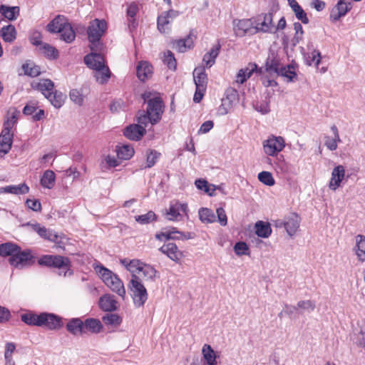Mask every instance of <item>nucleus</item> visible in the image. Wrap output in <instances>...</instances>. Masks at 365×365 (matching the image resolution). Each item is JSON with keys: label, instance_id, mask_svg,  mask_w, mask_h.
Segmentation results:
<instances>
[{"label": "nucleus", "instance_id": "79ce46f5", "mask_svg": "<svg viewBox=\"0 0 365 365\" xmlns=\"http://www.w3.org/2000/svg\"><path fill=\"white\" fill-rule=\"evenodd\" d=\"M202 353L204 359L206 361L208 365L216 364V356L213 349L210 345L205 344L202 347Z\"/></svg>", "mask_w": 365, "mask_h": 365}, {"label": "nucleus", "instance_id": "680f3d73", "mask_svg": "<svg viewBox=\"0 0 365 365\" xmlns=\"http://www.w3.org/2000/svg\"><path fill=\"white\" fill-rule=\"evenodd\" d=\"M163 62L172 71L176 69L177 63L174 54L170 51H168L164 54Z\"/></svg>", "mask_w": 365, "mask_h": 365}, {"label": "nucleus", "instance_id": "f3484780", "mask_svg": "<svg viewBox=\"0 0 365 365\" xmlns=\"http://www.w3.org/2000/svg\"><path fill=\"white\" fill-rule=\"evenodd\" d=\"M84 62L86 66L93 70H96L105 65V60L102 55L96 53H91L84 57Z\"/></svg>", "mask_w": 365, "mask_h": 365}, {"label": "nucleus", "instance_id": "412c9836", "mask_svg": "<svg viewBox=\"0 0 365 365\" xmlns=\"http://www.w3.org/2000/svg\"><path fill=\"white\" fill-rule=\"evenodd\" d=\"M139 11L138 5L135 3H131L128 6L126 14L128 22V28L130 31L135 29L138 26V21L135 16Z\"/></svg>", "mask_w": 365, "mask_h": 365}, {"label": "nucleus", "instance_id": "c9c22d12", "mask_svg": "<svg viewBox=\"0 0 365 365\" xmlns=\"http://www.w3.org/2000/svg\"><path fill=\"white\" fill-rule=\"evenodd\" d=\"M287 309H299L301 312L314 311L316 307L315 302L312 300H301L299 301L296 306L286 305Z\"/></svg>", "mask_w": 365, "mask_h": 365}, {"label": "nucleus", "instance_id": "58836bf2", "mask_svg": "<svg viewBox=\"0 0 365 365\" xmlns=\"http://www.w3.org/2000/svg\"><path fill=\"white\" fill-rule=\"evenodd\" d=\"M46 98L55 108H59L63 106L66 96L61 92L55 91L48 93Z\"/></svg>", "mask_w": 365, "mask_h": 365}, {"label": "nucleus", "instance_id": "4c0bfd02", "mask_svg": "<svg viewBox=\"0 0 365 365\" xmlns=\"http://www.w3.org/2000/svg\"><path fill=\"white\" fill-rule=\"evenodd\" d=\"M56 175L51 170H46L41 178V185L46 188L51 189L55 185Z\"/></svg>", "mask_w": 365, "mask_h": 365}, {"label": "nucleus", "instance_id": "2f4dec72", "mask_svg": "<svg viewBox=\"0 0 365 365\" xmlns=\"http://www.w3.org/2000/svg\"><path fill=\"white\" fill-rule=\"evenodd\" d=\"M103 329V325L99 319L89 318L83 322V329L93 334L99 333Z\"/></svg>", "mask_w": 365, "mask_h": 365}, {"label": "nucleus", "instance_id": "603ef678", "mask_svg": "<svg viewBox=\"0 0 365 365\" xmlns=\"http://www.w3.org/2000/svg\"><path fill=\"white\" fill-rule=\"evenodd\" d=\"M157 219L156 215L153 211H149L146 214L135 216V220L140 225H147Z\"/></svg>", "mask_w": 365, "mask_h": 365}, {"label": "nucleus", "instance_id": "c03bdc74", "mask_svg": "<svg viewBox=\"0 0 365 365\" xmlns=\"http://www.w3.org/2000/svg\"><path fill=\"white\" fill-rule=\"evenodd\" d=\"M117 156L121 160H128L134 154V149L128 145H123L119 147L117 150Z\"/></svg>", "mask_w": 365, "mask_h": 365}, {"label": "nucleus", "instance_id": "4d7b16f0", "mask_svg": "<svg viewBox=\"0 0 365 365\" xmlns=\"http://www.w3.org/2000/svg\"><path fill=\"white\" fill-rule=\"evenodd\" d=\"M178 202L171 203L168 210L166 212L167 219L171 221L178 220L180 213L178 211Z\"/></svg>", "mask_w": 365, "mask_h": 365}, {"label": "nucleus", "instance_id": "72a5a7b5", "mask_svg": "<svg viewBox=\"0 0 365 365\" xmlns=\"http://www.w3.org/2000/svg\"><path fill=\"white\" fill-rule=\"evenodd\" d=\"M220 48V45L217 44V46L212 47L210 51L206 53L202 58V61L205 63L207 68H210L215 62V59L219 54V51Z\"/></svg>", "mask_w": 365, "mask_h": 365}, {"label": "nucleus", "instance_id": "bb28decb", "mask_svg": "<svg viewBox=\"0 0 365 365\" xmlns=\"http://www.w3.org/2000/svg\"><path fill=\"white\" fill-rule=\"evenodd\" d=\"M152 75V66L146 61H140L137 66V76L141 81L148 79Z\"/></svg>", "mask_w": 365, "mask_h": 365}, {"label": "nucleus", "instance_id": "b1692460", "mask_svg": "<svg viewBox=\"0 0 365 365\" xmlns=\"http://www.w3.org/2000/svg\"><path fill=\"white\" fill-rule=\"evenodd\" d=\"M140 275L142 281L145 282H155L159 277L158 271L153 266L145 263L141 268Z\"/></svg>", "mask_w": 365, "mask_h": 365}, {"label": "nucleus", "instance_id": "bf43d9fd", "mask_svg": "<svg viewBox=\"0 0 365 365\" xmlns=\"http://www.w3.org/2000/svg\"><path fill=\"white\" fill-rule=\"evenodd\" d=\"M102 320L106 325H119L122 319L121 318L116 314H106L102 317Z\"/></svg>", "mask_w": 365, "mask_h": 365}, {"label": "nucleus", "instance_id": "3c124183", "mask_svg": "<svg viewBox=\"0 0 365 365\" xmlns=\"http://www.w3.org/2000/svg\"><path fill=\"white\" fill-rule=\"evenodd\" d=\"M21 321L25 324L31 326H37L39 327L40 324V314H24L21 317Z\"/></svg>", "mask_w": 365, "mask_h": 365}, {"label": "nucleus", "instance_id": "473e14b6", "mask_svg": "<svg viewBox=\"0 0 365 365\" xmlns=\"http://www.w3.org/2000/svg\"><path fill=\"white\" fill-rule=\"evenodd\" d=\"M255 233L258 237L267 238L272 233V228L269 223L263 221H258L256 222Z\"/></svg>", "mask_w": 365, "mask_h": 365}, {"label": "nucleus", "instance_id": "338daca9", "mask_svg": "<svg viewBox=\"0 0 365 365\" xmlns=\"http://www.w3.org/2000/svg\"><path fill=\"white\" fill-rule=\"evenodd\" d=\"M22 68L24 71L26 75L31 77L38 76L40 73V68L37 66H31L30 64H24Z\"/></svg>", "mask_w": 365, "mask_h": 365}, {"label": "nucleus", "instance_id": "dca6fc26", "mask_svg": "<svg viewBox=\"0 0 365 365\" xmlns=\"http://www.w3.org/2000/svg\"><path fill=\"white\" fill-rule=\"evenodd\" d=\"M159 250L165 254L171 260L178 262L182 257V252L178 249V246L173 242H168L164 244Z\"/></svg>", "mask_w": 365, "mask_h": 365}, {"label": "nucleus", "instance_id": "c756f323", "mask_svg": "<svg viewBox=\"0 0 365 365\" xmlns=\"http://www.w3.org/2000/svg\"><path fill=\"white\" fill-rule=\"evenodd\" d=\"M0 36L5 42H14L17 36L15 26L11 24L3 26L0 30Z\"/></svg>", "mask_w": 365, "mask_h": 365}, {"label": "nucleus", "instance_id": "20e7f679", "mask_svg": "<svg viewBox=\"0 0 365 365\" xmlns=\"http://www.w3.org/2000/svg\"><path fill=\"white\" fill-rule=\"evenodd\" d=\"M15 122L16 118L12 115L11 119H8L4 124V129L0 134V156H4L11 150L13 138L11 130Z\"/></svg>", "mask_w": 365, "mask_h": 365}, {"label": "nucleus", "instance_id": "4468645a", "mask_svg": "<svg viewBox=\"0 0 365 365\" xmlns=\"http://www.w3.org/2000/svg\"><path fill=\"white\" fill-rule=\"evenodd\" d=\"M300 217L296 213H292L284 222H280L277 226H284L287 234L292 237L299 227Z\"/></svg>", "mask_w": 365, "mask_h": 365}, {"label": "nucleus", "instance_id": "f704fd0d", "mask_svg": "<svg viewBox=\"0 0 365 365\" xmlns=\"http://www.w3.org/2000/svg\"><path fill=\"white\" fill-rule=\"evenodd\" d=\"M66 23L67 21L64 16L58 15L47 25V29L51 33H58Z\"/></svg>", "mask_w": 365, "mask_h": 365}, {"label": "nucleus", "instance_id": "052dcab7", "mask_svg": "<svg viewBox=\"0 0 365 365\" xmlns=\"http://www.w3.org/2000/svg\"><path fill=\"white\" fill-rule=\"evenodd\" d=\"M258 180L263 184L272 186L274 185V179L271 173L262 171L258 174Z\"/></svg>", "mask_w": 365, "mask_h": 365}, {"label": "nucleus", "instance_id": "cd10ccee", "mask_svg": "<svg viewBox=\"0 0 365 365\" xmlns=\"http://www.w3.org/2000/svg\"><path fill=\"white\" fill-rule=\"evenodd\" d=\"M29 187L26 183L18 185H8L0 188V193H11L15 195H24L28 193Z\"/></svg>", "mask_w": 365, "mask_h": 365}, {"label": "nucleus", "instance_id": "de8ad7c7", "mask_svg": "<svg viewBox=\"0 0 365 365\" xmlns=\"http://www.w3.org/2000/svg\"><path fill=\"white\" fill-rule=\"evenodd\" d=\"M18 248L17 245L10 242L1 244L0 245V255L12 257L18 251Z\"/></svg>", "mask_w": 365, "mask_h": 365}, {"label": "nucleus", "instance_id": "aec40b11", "mask_svg": "<svg viewBox=\"0 0 365 365\" xmlns=\"http://www.w3.org/2000/svg\"><path fill=\"white\" fill-rule=\"evenodd\" d=\"M193 78L196 88H207V76L204 66L197 67L194 69Z\"/></svg>", "mask_w": 365, "mask_h": 365}, {"label": "nucleus", "instance_id": "5fc2aeb1", "mask_svg": "<svg viewBox=\"0 0 365 365\" xmlns=\"http://www.w3.org/2000/svg\"><path fill=\"white\" fill-rule=\"evenodd\" d=\"M144 264V262H141L139 259H131L130 261H129V267L128 269V271H129L132 274L131 276H140V270L141 268L143 267Z\"/></svg>", "mask_w": 365, "mask_h": 365}, {"label": "nucleus", "instance_id": "a19ab883", "mask_svg": "<svg viewBox=\"0 0 365 365\" xmlns=\"http://www.w3.org/2000/svg\"><path fill=\"white\" fill-rule=\"evenodd\" d=\"M39 50L49 59H56L58 57V50L47 43H43L42 46L39 47Z\"/></svg>", "mask_w": 365, "mask_h": 365}, {"label": "nucleus", "instance_id": "9b49d317", "mask_svg": "<svg viewBox=\"0 0 365 365\" xmlns=\"http://www.w3.org/2000/svg\"><path fill=\"white\" fill-rule=\"evenodd\" d=\"M34 262V257L31 252L28 250L21 252L19 247L14 256L9 257L10 264L18 268L31 265Z\"/></svg>", "mask_w": 365, "mask_h": 365}, {"label": "nucleus", "instance_id": "6ab92c4d", "mask_svg": "<svg viewBox=\"0 0 365 365\" xmlns=\"http://www.w3.org/2000/svg\"><path fill=\"white\" fill-rule=\"evenodd\" d=\"M145 133V129L136 124L130 125L124 130V135L132 140H139Z\"/></svg>", "mask_w": 365, "mask_h": 365}, {"label": "nucleus", "instance_id": "2eb2a0df", "mask_svg": "<svg viewBox=\"0 0 365 365\" xmlns=\"http://www.w3.org/2000/svg\"><path fill=\"white\" fill-rule=\"evenodd\" d=\"M345 177V169L343 165H339L336 166L332 172L331 180L329 183L330 190L335 191L338 189Z\"/></svg>", "mask_w": 365, "mask_h": 365}, {"label": "nucleus", "instance_id": "7c9ffc66", "mask_svg": "<svg viewBox=\"0 0 365 365\" xmlns=\"http://www.w3.org/2000/svg\"><path fill=\"white\" fill-rule=\"evenodd\" d=\"M282 68L279 60L274 54L269 56L265 63V70L269 74H278Z\"/></svg>", "mask_w": 365, "mask_h": 365}, {"label": "nucleus", "instance_id": "39448f33", "mask_svg": "<svg viewBox=\"0 0 365 365\" xmlns=\"http://www.w3.org/2000/svg\"><path fill=\"white\" fill-rule=\"evenodd\" d=\"M40 265L53 267L64 270L63 275L66 276L69 270L70 261L67 257L59 255H43L38 259Z\"/></svg>", "mask_w": 365, "mask_h": 365}, {"label": "nucleus", "instance_id": "a18cd8bd", "mask_svg": "<svg viewBox=\"0 0 365 365\" xmlns=\"http://www.w3.org/2000/svg\"><path fill=\"white\" fill-rule=\"evenodd\" d=\"M200 220L205 223H212L215 221V215L213 211L208 208H200L199 210Z\"/></svg>", "mask_w": 365, "mask_h": 365}, {"label": "nucleus", "instance_id": "423d86ee", "mask_svg": "<svg viewBox=\"0 0 365 365\" xmlns=\"http://www.w3.org/2000/svg\"><path fill=\"white\" fill-rule=\"evenodd\" d=\"M285 147L284 139L281 136L272 135L263 141L264 152L269 156H274Z\"/></svg>", "mask_w": 365, "mask_h": 365}, {"label": "nucleus", "instance_id": "49530a36", "mask_svg": "<svg viewBox=\"0 0 365 365\" xmlns=\"http://www.w3.org/2000/svg\"><path fill=\"white\" fill-rule=\"evenodd\" d=\"M171 21L163 13L158 17L157 26L160 33L168 34L170 31L169 24Z\"/></svg>", "mask_w": 365, "mask_h": 365}, {"label": "nucleus", "instance_id": "a878e982", "mask_svg": "<svg viewBox=\"0 0 365 365\" xmlns=\"http://www.w3.org/2000/svg\"><path fill=\"white\" fill-rule=\"evenodd\" d=\"M110 69L106 64L93 71V77L100 84L106 83L110 78Z\"/></svg>", "mask_w": 365, "mask_h": 365}, {"label": "nucleus", "instance_id": "69168bd1", "mask_svg": "<svg viewBox=\"0 0 365 365\" xmlns=\"http://www.w3.org/2000/svg\"><path fill=\"white\" fill-rule=\"evenodd\" d=\"M254 108L257 111L261 113L263 115L267 114L270 111L269 101L267 98H266L263 101L257 102L254 105Z\"/></svg>", "mask_w": 365, "mask_h": 365}, {"label": "nucleus", "instance_id": "e2e57ef3", "mask_svg": "<svg viewBox=\"0 0 365 365\" xmlns=\"http://www.w3.org/2000/svg\"><path fill=\"white\" fill-rule=\"evenodd\" d=\"M192 234L190 232L184 233L180 231H178L175 227L171 228V240H185L187 239H191Z\"/></svg>", "mask_w": 365, "mask_h": 365}, {"label": "nucleus", "instance_id": "f8f14e48", "mask_svg": "<svg viewBox=\"0 0 365 365\" xmlns=\"http://www.w3.org/2000/svg\"><path fill=\"white\" fill-rule=\"evenodd\" d=\"M234 31L237 36L242 37L247 34H255V24L252 19L233 21Z\"/></svg>", "mask_w": 365, "mask_h": 365}, {"label": "nucleus", "instance_id": "6e6552de", "mask_svg": "<svg viewBox=\"0 0 365 365\" xmlns=\"http://www.w3.org/2000/svg\"><path fill=\"white\" fill-rule=\"evenodd\" d=\"M147 113L151 115L152 125L157 123L163 113L164 104L160 97H154L147 101Z\"/></svg>", "mask_w": 365, "mask_h": 365}, {"label": "nucleus", "instance_id": "7ed1b4c3", "mask_svg": "<svg viewBox=\"0 0 365 365\" xmlns=\"http://www.w3.org/2000/svg\"><path fill=\"white\" fill-rule=\"evenodd\" d=\"M106 29L107 23L103 19H95L90 22L87 34L88 41L91 43V48L92 50L99 44V41L106 33Z\"/></svg>", "mask_w": 365, "mask_h": 365}, {"label": "nucleus", "instance_id": "f03ea898", "mask_svg": "<svg viewBox=\"0 0 365 365\" xmlns=\"http://www.w3.org/2000/svg\"><path fill=\"white\" fill-rule=\"evenodd\" d=\"M128 287L135 307H143L148 300V294L140 276H131Z\"/></svg>", "mask_w": 365, "mask_h": 365}, {"label": "nucleus", "instance_id": "a211bd4d", "mask_svg": "<svg viewBox=\"0 0 365 365\" xmlns=\"http://www.w3.org/2000/svg\"><path fill=\"white\" fill-rule=\"evenodd\" d=\"M99 307L104 312H111L118 309V302L114 296L107 294L100 297Z\"/></svg>", "mask_w": 365, "mask_h": 365}, {"label": "nucleus", "instance_id": "393cba45", "mask_svg": "<svg viewBox=\"0 0 365 365\" xmlns=\"http://www.w3.org/2000/svg\"><path fill=\"white\" fill-rule=\"evenodd\" d=\"M66 329L73 335L84 334L83 322L79 318H73L66 324Z\"/></svg>", "mask_w": 365, "mask_h": 365}, {"label": "nucleus", "instance_id": "5701e85b", "mask_svg": "<svg viewBox=\"0 0 365 365\" xmlns=\"http://www.w3.org/2000/svg\"><path fill=\"white\" fill-rule=\"evenodd\" d=\"M353 250L359 262H365V236L358 235L356 237V245Z\"/></svg>", "mask_w": 365, "mask_h": 365}, {"label": "nucleus", "instance_id": "e433bc0d", "mask_svg": "<svg viewBox=\"0 0 365 365\" xmlns=\"http://www.w3.org/2000/svg\"><path fill=\"white\" fill-rule=\"evenodd\" d=\"M61 34V38L66 43H71L76 37L75 32L69 23H66L61 30L58 31Z\"/></svg>", "mask_w": 365, "mask_h": 365}, {"label": "nucleus", "instance_id": "c85d7f7f", "mask_svg": "<svg viewBox=\"0 0 365 365\" xmlns=\"http://www.w3.org/2000/svg\"><path fill=\"white\" fill-rule=\"evenodd\" d=\"M19 6H9L4 4L0 6V14L9 21H14L19 15Z\"/></svg>", "mask_w": 365, "mask_h": 365}, {"label": "nucleus", "instance_id": "ea45409f", "mask_svg": "<svg viewBox=\"0 0 365 365\" xmlns=\"http://www.w3.org/2000/svg\"><path fill=\"white\" fill-rule=\"evenodd\" d=\"M193 46L192 38L188 36L185 38L179 39L174 42V47L180 53L185 52L187 49H190Z\"/></svg>", "mask_w": 365, "mask_h": 365}, {"label": "nucleus", "instance_id": "f257e3e1", "mask_svg": "<svg viewBox=\"0 0 365 365\" xmlns=\"http://www.w3.org/2000/svg\"><path fill=\"white\" fill-rule=\"evenodd\" d=\"M96 272L100 276L104 284L115 292L118 296L124 299L125 296V289L121 279L117 274L103 265L95 267Z\"/></svg>", "mask_w": 365, "mask_h": 365}, {"label": "nucleus", "instance_id": "0eeeda50", "mask_svg": "<svg viewBox=\"0 0 365 365\" xmlns=\"http://www.w3.org/2000/svg\"><path fill=\"white\" fill-rule=\"evenodd\" d=\"M272 13L261 14L254 19L255 32L272 33L274 26L272 24Z\"/></svg>", "mask_w": 365, "mask_h": 365}, {"label": "nucleus", "instance_id": "0e129e2a", "mask_svg": "<svg viewBox=\"0 0 365 365\" xmlns=\"http://www.w3.org/2000/svg\"><path fill=\"white\" fill-rule=\"evenodd\" d=\"M234 251L237 256L249 255V247L245 242H238L234 246Z\"/></svg>", "mask_w": 365, "mask_h": 365}, {"label": "nucleus", "instance_id": "864d4df0", "mask_svg": "<svg viewBox=\"0 0 365 365\" xmlns=\"http://www.w3.org/2000/svg\"><path fill=\"white\" fill-rule=\"evenodd\" d=\"M137 125L145 129L149 123L152 124L151 115L147 113V111L140 110L137 115Z\"/></svg>", "mask_w": 365, "mask_h": 365}, {"label": "nucleus", "instance_id": "8fccbe9b", "mask_svg": "<svg viewBox=\"0 0 365 365\" xmlns=\"http://www.w3.org/2000/svg\"><path fill=\"white\" fill-rule=\"evenodd\" d=\"M277 75H280L287 78L288 82H292L294 78L297 76L294 71V67L292 65H287V66H282L279 72Z\"/></svg>", "mask_w": 365, "mask_h": 365}, {"label": "nucleus", "instance_id": "1a4fd4ad", "mask_svg": "<svg viewBox=\"0 0 365 365\" xmlns=\"http://www.w3.org/2000/svg\"><path fill=\"white\" fill-rule=\"evenodd\" d=\"M22 226L31 227L34 231L37 232L38 235L44 240L56 242V244H59L61 242V235H58L57 233H56L51 229H47L43 226H41V225L38 223L34 224L29 222L22 225Z\"/></svg>", "mask_w": 365, "mask_h": 365}, {"label": "nucleus", "instance_id": "9d476101", "mask_svg": "<svg viewBox=\"0 0 365 365\" xmlns=\"http://www.w3.org/2000/svg\"><path fill=\"white\" fill-rule=\"evenodd\" d=\"M62 317L48 312H42L40 314L39 327H43L49 330H58L63 327Z\"/></svg>", "mask_w": 365, "mask_h": 365}, {"label": "nucleus", "instance_id": "09e8293b", "mask_svg": "<svg viewBox=\"0 0 365 365\" xmlns=\"http://www.w3.org/2000/svg\"><path fill=\"white\" fill-rule=\"evenodd\" d=\"M53 83L49 79H43L37 85V88L45 98H47L48 93H53Z\"/></svg>", "mask_w": 365, "mask_h": 365}, {"label": "nucleus", "instance_id": "ddd939ff", "mask_svg": "<svg viewBox=\"0 0 365 365\" xmlns=\"http://www.w3.org/2000/svg\"><path fill=\"white\" fill-rule=\"evenodd\" d=\"M350 0H339L336 5L332 9L330 14V19L336 21L342 16H344L351 9Z\"/></svg>", "mask_w": 365, "mask_h": 365}, {"label": "nucleus", "instance_id": "37998d69", "mask_svg": "<svg viewBox=\"0 0 365 365\" xmlns=\"http://www.w3.org/2000/svg\"><path fill=\"white\" fill-rule=\"evenodd\" d=\"M146 164L142 169L150 168L155 165L156 161L160 156V153L155 150H148L145 153Z\"/></svg>", "mask_w": 365, "mask_h": 365}, {"label": "nucleus", "instance_id": "4be33fe9", "mask_svg": "<svg viewBox=\"0 0 365 365\" xmlns=\"http://www.w3.org/2000/svg\"><path fill=\"white\" fill-rule=\"evenodd\" d=\"M331 130L333 133V137H330L328 135L325 136L324 144L329 150L333 151L336 150L338 143H340L341 140L339 137L338 128L335 125H333L331 127Z\"/></svg>", "mask_w": 365, "mask_h": 365}, {"label": "nucleus", "instance_id": "13d9d810", "mask_svg": "<svg viewBox=\"0 0 365 365\" xmlns=\"http://www.w3.org/2000/svg\"><path fill=\"white\" fill-rule=\"evenodd\" d=\"M305 61L308 66L312 65L314 63L317 67H318L319 64L321 62V53L319 51L314 50L311 54H307L305 56Z\"/></svg>", "mask_w": 365, "mask_h": 365}, {"label": "nucleus", "instance_id": "774afa93", "mask_svg": "<svg viewBox=\"0 0 365 365\" xmlns=\"http://www.w3.org/2000/svg\"><path fill=\"white\" fill-rule=\"evenodd\" d=\"M297 17V19L302 21V23L307 24L309 23V19L307 16L306 12L302 8L301 6H297V8L292 10Z\"/></svg>", "mask_w": 365, "mask_h": 365}, {"label": "nucleus", "instance_id": "6e6d98bb", "mask_svg": "<svg viewBox=\"0 0 365 365\" xmlns=\"http://www.w3.org/2000/svg\"><path fill=\"white\" fill-rule=\"evenodd\" d=\"M232 108V100L231 97L226 96L222 99L221 105L218 108V113L221 115H226Z\"/></svg>", "mask_w": 365, "mask_h": 365}]
</instances>
